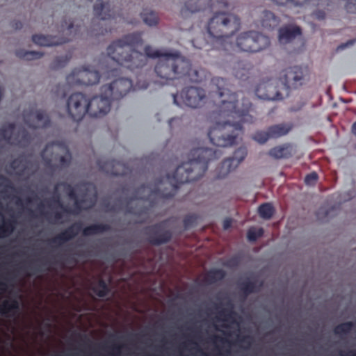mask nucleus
<instances>
[{
    "mask_svg": "<svg viewBox=\"0 0 356 356\" xmlns=\"http://www.w3.org/2000/svg\"><path fill=\"white\" fill-rule=\"evenodd\" d=\"M225 81L219 77L211 79V84L222 97L218 111L214 114L212 125L208 135L210 140L217 146L225 147L234 143V136L227 135L229 132H239L241 127L234 124V121L240 118L249 108L250 102L247 99L239 98L235 93L228 90L220 91L225 86Z\"/></svg>",
    "mask_w": 356,
    "mask_h": 356,
    "instance_id": "obj_1",
    "label": "nucleus"
},
{
    "mask_svg": "<svg viewBox=\"0 0 356 356\" xmlns=\"http://www.w3.org/2000/svg\"><path fill=\"white\" fill-rule=\"evenodd\" d=\"M145 52L148 57L159 58L155 71L162 79H173L188 76L193 82H202L207 76V73L203 70H191L190 63L179 56L163 54L149 46L145 47Z\"/></svg>",
    "mask_w": 356,
    "mask_h": 356,
    "instance_id": "obj_2",
    "label": "nucleus"
},
{
    "mask_svg": "<svg viewBox=\"0 0 356 356\" xmlns=\"http://www.w3.org/2000/svg\"><path fill=\"white\" fill-rule=\"evenodd\" d=\"M307 74L305 70L292 67L280 72L277 79L259 86L257 93L260 98L268 100H277L286 95L291 87L301 84Z\"/></svg>",
    "mask_w": 356,
    "mask_h": 356,
    "instance_id": "obj_3",
    "label": "nucleus"
},
{
    "mask_svg": "<svg viewBox=\"0 0 356 356\" xmlns=\"http://www.w3.org/2000/svg\"><path fill=\"white\" fill-rule=\"evenodd\" d=\"M240 28L239 19L234 15L229 13L216 14L210 20L208 31L216 42L221 39L228 38L234 35Z\"/></svg>",
    "mask_w": 356,
    "mask_h": 356,
    "instance_id": "obj_4",
    "label": "nucleus"
},
{
    "mask_svg": "<svg viewBox=\"0 0 356 356\" xmlns=\"http://www.w3.org/2000/svg\"><path fill=\"white\" fill-rule=\"evenodd\" d=\"M129 49V45L122 46L120 42L111 45L108 51V54L113 55V57L108 58L107 61L111 67H115L119 63L127 67L141 66L145 60V56L137 51H133L130 58H128L127 53Z\"/></svg>",
    "mask_w": 356,
    "mask_h": 356,
    "instance_id": "obj_5",
    "label": "nucleus"
},
{
    "mask_svg": "<svg viewBox=\"0 0 356 356\" xmlns=\"http://www.w3.org/2000/svg\"><path fill=\"white\" fill-rule=\"evenodd\" d=\"M269 39L258 33L243 32L237 35L235 41L236 47L245 52H257L268 47Z\"/></svg>",
    "mask_w": 356,
    "mask_h": 356,
    "instance_id": "obj_6",
    "label": "nucleus"
},
{
    "mask_svg": "<svg viewBox=\"0 0 356 356\" xmlns=\"http://www.w3.org/2000/svg\"><path fill=\"white\" fill-rule=\"evenodd\" d=\"M206 169L207 165L204 161H190L177 168L175 179L180 183L194 181L200 177Z\"/></svg>",
    "mask_w": 356,
    "mask_h": 356,
    "instance_id": "obj_7",
    "label": "nucleus"
},
{
    "mask_svg": "<svg viewBox=\"0 0 356 356\" xmlns=\"http://www.w3.org/2000/svg\"><path fill=\"white\" fill-rule=\"evenodd\" d=\"M67 110L72 118L79 120L88 112V100L82 94H73L67 99Z\"/></svg>",
    "mask_w": 356,
    "mask_h": 356,
    "instance_id": "obj_8",
    "label": "nucleus"
},
{
    "mask_svg": "<svg viewBox=\"0 0 356 356\" xmlns=\"http://www.w3.org/2000/svg\"><path fill=\"white\" fill-rule=\"evenodd\" d=\"M113 16V13L108 5L104 4L100 0L96 1L93 8V23L97 26L95 29L97 33H103V31L100 30V28L104 22L110 20Z\"/></svg>",
    "mask_w": 356,
    "mask_h": 356,
    "instance_id": "obj_9",
    "label": "nucleus"
},
{
    "mask_svg": "<svg viewBox=\"0 0 356 356\" xmlns=\"http://www.w3.org/2000/svg\"><path fill=\"white\" fill-rule=\"evenodd\" d=\"M67 80L70 83H76L89 86L98 82L99 75L95 71L83 69L73 72L67 76Z\"/></svg>",
    "mask_w": 356,
    "mask_h": 356,
    "instance_id": "obj_10",
    "label": "nucleus"
},
{
    "mask_svg": "<svg viewBox=\"0 0 356 356\" xmlns=\"http://www.w3.org/2000/svg\"><path fill=\"white\" fill-rule=\"evenodd\" d=\"M97 96L88 102V113L90 115L99 117L106 114L110 111V102L108 97Z\"/></svg>",
    "mask_w": 356,
    "mask_h": 356,
    "instance_id": "obj_11",
    "label": "nucleus"
},
{
    "mask_svg": "<svg viewBox=\"0 0 356 356\" xmlns=\"http://www.w3.org/2000/svg\"><path fill=\"white\" fill-rule=\"evenodd\" d=\"M131 82L128 79H118L115 80L112 86H104L103 91L108 96L115 95L116 97L118 95L122 96L129 92L131 88Z\"/></svg>",
    "mask_w": 356,
    "mask_h": 356,
    "instance_id": "obj_12",
    "label": "nucleus"
},
{
    "mask_svg": "<svg viewBox=\"0 0 356 356\" xmlns=\"http://www.w3.org/2000/svg\"><path fill=\"white\" fill-rule=\"evenodd\" d=\"M204 97V91L197 88H188L181 94V98L184 102L188 106L193 108L198 106Z\"/></svg>",
    "mask_w": 356,
    "mask_h": 356,
    "instance_id": "obj_13",
    "label": "nucleus"
},
{
    "mask_svg": "<svg viewBox=\"0 0 356 356\" xmlns=\"http://www.w3.org/2000/svg\"><path fill=\"white\" fill-rule=\"evenodd\" d=\"M300 29L295 26L282 28L279 31L278 40L280 44H284L293 41L300 36Z\"/></svg>",
    "mask_w": 356,
    "mask_h": 356,
    "instance_id": "obj_14",
    "label": "nucleus"
},
{
    "mask_svg": "<svg viewBox=\"0 0 356 356\" xmlns=\"http://www.w3.org/2000/svg\"><path fill=\"white\" fill-rule=\"evenodd\" d=\"M33 41L36 44L44 47H49L58 44V42L54 39L42 35H33Z\"/></svg>",
    "mask_w": 356,
    "mask_h": 356,
    "instance_id": "obj_15",
    "label": "nucleus"
},
{
    "mask_svg": "<svg viewBox=\"0 0 356 356\" xmlns=\"http://www.w3.org/2000/svg\"><path fill=\"white\" fill-rule=\"evenodd\" d=\"M277 3L286 5L294 12H299L298 8L302 6L307 0H275Z\"/></svg>",
    "mask_w": 356,
    "mask_h": 356,
    "instance_id": "obj_16",
    "label": "nucleus"
},
{
    "mask_svg": "<svg viewBox=\"0 0 356 356\" xmlns=\"http://www.w3.org/2000/svg\"><path fill=\"white\" fill-rule=\"evenodd\" d=\"M238 165V161H235L233 158L224 161L222 164L220 173L222 176L227 175L229 172L234 170Z\"/></svg>",
    "mask_w": 356,
    "mask_h": 356,
    "instance_id": "obj_17",
    "label": "nucleus"
},
{
    "mask_svg": "<svg viewBox=\"0 0 356 356\" xmlns=\"http://www.w3.org/2000/svg\"><path fill=\"white\" fill-rule=\"evenodd\" d=\"M289 131V127L286 125H277L272 127L268 133L270 137H280L286 134Z\"/></svg>",
    "mask_w": 356,
    "mask_h": 356,
    "instance_id": "obj_18",
    "label": "nucleus"
},
{
    "mask_svg": "<svg viewBox=\"0 0 356 356\" xmlns=\"http://www.w3.org/2000/svg\"><path fill=\"white\" fill-rule=\"evenodd\" d=\"M264 17V26L266 28H275L277 26V20L272 13L268 11L265 12Z\"/></svg>",
    "mask_w": 356,
    "mask_h": 356,
    "instance_id": "obj_19",
    "label": "nucleus"
},
{
    "mask_svg": "<svg viewBox=\"0 0 356 356\" xmlns=\"http://www.w3.org/2000/svg\"><path fill=\"white\" fill-rule=\"evenodd\" d=\"M19 303L15 300H10L4 302L0 307V310L3 314H7L18 307Z\"/></svg>",
    "mask_w": 356,
    "mask_h": 356,
    "instance_id": "obj_20",
    "label": "nucleus"
},
{
    "mask_svg": "<svg viewBox=\"0 0 356 356\" xmlns=\"http://www.w3.org/2000/svg\"><path fill=\"white\" fill-rule=\"evenodd\" d=\"M259 212L262 218L269 219L273 213V207L270 204H264L259 208Z\"/></svg>",
    "mask_w": 356,
    "mask_h": 356,
    "instance_id": "obj_21",
    "label": "nucleus"
},
{
    "mask_svg": "<svg viewBox=\"0 0 356 356\" xmlns=\"http://www.w3.org/2000/svg\"><path fill=\"white\" fill-rule=\"evenodd\" d=\"M143 19L148 26L156 25L158 22V17L156 14L152 11L145 12L143 14Z\"/></svg>",
    "mask_w": 356,
    "mask_h": 356,
    "instance_id": "obj_22",
    "label": "nucleus"
},
{
    "mask_svg": "<svg viewBox=\"0 0 356 356\" xmlns=\"http://www.w3.org/2000/svg\"><path fill=\"white\" fill-rule=\"evenodd\" d=\"M262 234H263L262 229L252 228L248 230V234H247V237L249 241H254L258 237L261 236L262 235Z\"/></svg>",
    "mask_w": 356,
    "mask_h": 356,
    "instance_id": "obj_23",
    "label": "nucleus"
},
{
    "mask_svg": "<svg viewBox=\"0 0 356 356\" xmlns=\"http://www.w3.org/2000/svg\"><path fill=\"white\" fill-rule=\"evenodd\" d=\"M94 290L99 297H104L107 291L106 286L104 282H100Z\"/></svg>",
    "mask_w": 356,
    "mask_h": 356,
    "instance_id": "obj_24",
    "label": "nucleus"
},
{
    "mask_svg": "<svg viewBox=\"0 0 356 356\" xmlns=\"http://www.w3.org/2000/svg\"><path fill=\"white\" fill-rule=\"evenodd\" d=\"M246 156V151L244 149H238L233 156V159H235V161H238V164L241 161L243 160V159Z\"/></svg>",
    "mask_w": 356,
    "mask_h": 356,
    "instance_id": "obj_25",
    "label": "nucleus"
},
{
    "mask_svg": "<svg viewBox=\"0 0 356 356\" xmlns=\"http://www.w3.org/2000/svg\"><path fill=\"white\" fill-rule=\"evenodd\" d=\"M317 174L312 172L305 177V181L307 184H313L317 180Z\"/></svg>",
    "mask_w": 356,
    "mask_h": 356,
    "instance_id": "obj_26",
    "label": "nucleus"
},
{
    "mask_svg": "<svg viewBox=\"0 0 356 356\" xmlns=\"http://www.w3.org/2000/svg\"><path fill=\"white\" fill-rule=\"evenodd\" d=\"M254 138L258 143H263L267 140L268 137L265 134L258 133L254 136Z\"/></svg>",
    "mask_w": 356,
    "mask_h": 356,
    "instance_id": "obj_27",
    "label": "nucleus"
},
{
    "mask_svg": "<svg viewBox=\"0 0 356 356\" xmlns=\"http://www.w3.org/2000/svg\"><path fill=\"white\" fill-rule=\"evenodd\" d=\"M34 118H36L38 120V124H37V125L34 126L35 127H42L44 125L46 120L44 119H43L42 116L34 115Z\"/></svg>",
    "mask_w": 356,
    "mask_h": 356,
    "instance_id": "obj_28",
    "label": "nucleus"
},
{
    "mask_svg": "<svg viewBox=\"0 0 356 356\" xmlns=\"http://www.w3.org/2000/svg\"><path fill=\"white\" fill-rule=\"evenodd\" d=\"M281 150L280 149H274L271 151V154L276 157H281L282 156Z\"/></svg>",
    "mask_w": 356,
    "mask_h": 356,
    "instance_id": "obj_29",
    "label": "nucleus"
},
{
    "mask_svg": "<svg viewBox=\"0 0 356 356\" xmlns=\"http://www.w3.org/2000/svg\"><path fill=\"white\" fill-rule=\"evenodd\" d=\"M231 220L229 219H225L223 220V228L224 229H227L231 226Z\"/></svg>",
    "mask_w": 356,
    "mask_h": 356,
    "instance_id": "obj_30",
    "label": "nucleus"
},
{
    "mask_svg": "<svg viewBox=\"0 0 356 356\" xmlns=\"http://www.w3.org/2000/svg\"><path fill=\"white\" fill-rule=\"evenodd\" d=\"M350 327V325L349 323H345L337 328V332H339V329L349 330Z\"/></svg>",
    "mask_w": 356,
    "mask_h": 356,
    "instance_id": "obj_31",
    "label": "nucleus"
},
{
    "mask_svg": "<svg viewBox=\"0 0 356 356\" xmlns=\"http://www.w3.org/2000/svg\"><path fill=\"white\" fill-rule=\"evenodd\" d=\"M353 132L356 136V122L353 125Z\"/></svg>",
    "mask_w": 356,
    "mask_h": 356,
    "instance_id": "obj_32",
    "label": "nucleus"
},
{
    "mask_svg": "<svg viewBox=\"0 0 356 356\" xmlns=\"http://www.w3.org/2000/svg\"><path fill=\"white\" fill-rule=\"evenodd\" d=\"M173 99H174V103H175V104H177L178 103H177V97L174 95V96H173Z\"/></svg>",
    "mask_w": 356,
    "mask_h": 356,
    "instance_id": "obj_33",
    "label": "nucleus"
}]
</instances>
